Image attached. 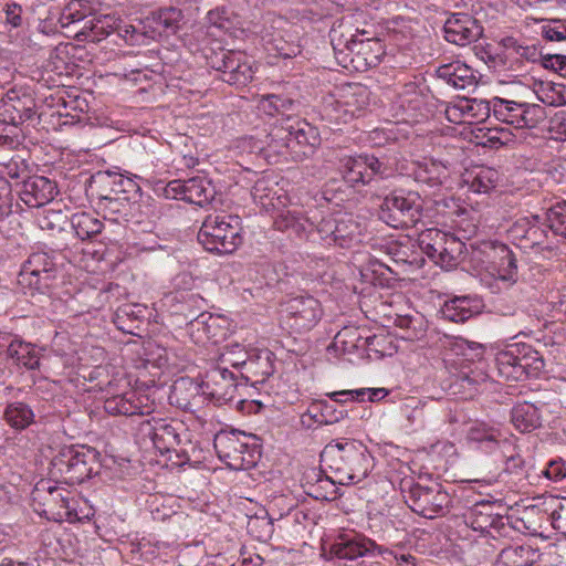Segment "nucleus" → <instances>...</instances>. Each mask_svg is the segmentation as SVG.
Wrapping results in <instances>:
<instances>
[{
    "label": "nucleus",
    "instance_id": "nucleus-3",
    "mask_svg": "<svg viewBox=\"0 0 566 566\" xmlns=\"http://www.w3.org/2000/svg\"><path fill=\"white\" fill-rule=\"evenodd\" d=\"M98 452L85 446L62 448L52 459L50 476L56 483L81 484L99 469Z\"/></svg>",
    "mask_w": 566,
    "mask_h": 566
},
{
    "label": "nucleus",
    "instance_id": "nucleus-19",
    "mask_svg": "<svg viewBox=\"0 0 566 566\" xmlns=\"http://www.w3.org/2000/svg\"><path fill=\"white\" fill-rule=\"evenodd\" d=\"M55 276L56 266L53 259L46 252H33L23 262L18 283L25 293H44Z\"/></svg>",
    "mask_w": 566,
    "mask_h": 566
},
{
    "label": "nucleus",
    "instance_id": "nucleus-32",
    "mask_svg": "<svg viewBox=\"0 0 566 566\" xmlns=\"http://www.w3.org/2000/svg\"><path fill=\"white\" fill-rule=\"evenodd\" d=\"M253 201L266 211H276L286 205V193L279 184L269 177H261L252 187Z\"/></svg>",
    "mask_w": 566,
    "mask_h": 566
},
{
    "label": "nucleus",
    "instance_id": "nucleus-34",
    "mask_svg": "<svg viewBox=\"0 0 566 566\" xmlns=\"http://www.w3.org/2000/svg\"><path fill=\"white\" fill-rule=\"evenodd\" d=\"M524 252H535L544 259H551L557 255V245L554 237L549 235L548 230L538 221L537 217L528 231L522 249Z\"/></svg>",
    "mask_w": 566,
    "mask_h": 566
},
{
    "label": "nucleus",
    "instance_id": "nucleus-42",
    "mask_svg": "<svg viewBox=\"0 0 566 566\" xmlns=\"http://www.w3.org/2000/svg\"><path fill=\"white\" fill-rule=\"evenodd\" d=\"M2 418L10 428L22 431L34 423L35 413L28 403L23 401H12L8 402L4 407Z\"/></svg>",
    "mask_w": 566,
    "mask_h": 566
},
{
    "label": "nucleus",
    "instance_id": "nucleus-11",
    "mask_svg": "<svg viewBox=\"0 0 566 566\" xmlns=\"http://www.w3.org/2000/svg\"><path fill=\"white\" fill-rule=\"evenodd\" d=\"M422 252L441 268H454L465 251L462 238L439 229H427L419 235Z\"/></svg>",
    "mask_w": 566,
    "mask_h": 566
},
{
    "label": "nucleus",
    "instance_id": "nucleus-59",
    "mask_svg": "<svg viewBox=\"0 0 566 566\" xmlns=\"http://www.w3.org/2000/svg\"><path fill=\"white\" fill-rule=\"evenodd\" d=\"M497 457L503 462L504 471L506 473L515 475L518 480H522V478L525 476V462L513 442L512 449L503 448Z\"/></svg>",
    "mask_w": 566,
    "mask_h": 566
},
{
    "label": "nucleus",
    "instance_id": "nucleus-38",
    "mask_svg": "<svg viewBox=\"0 0 566 566\" xmlns=\"http://www.w3.org/2000/svg\"><path fill=\"white\" fill-rule=\"evenodd\" d=\"M7 357L18 367H24L29 370L40 367V355L36 347L17 337H10Z\"/></svg>",
    "mask_w": 566,
    "mask_h": 566
},
{
    "label": "nucleus",
    "instance_id": "nucleus-47",
    "mask_svg": "<svg viewBox=\"0 0 566 566\" xmlns=\"http://www.w3.org/2000/svg\"><path fill=\"white\" fill-rule=\"evenodd\" d=\"M71 224L81 240H88L99 234L103 229V222L94 213L81 211L72 214Z\"/></svg>",
    "mask_w": 566,
    "mask_h": 566
},
{
    "label": "nucleus",
    "instance_id": "nucleus-43",
    "mask_svg": "<svg viewBox=\"0 0 566 566\" xmlns=\"http://www.w3.org/2000/svg\"><path fill=\"white\" fill-rule=\"evenodd\" d=\"M340 171L344 179L352 186L368 185L366 153L345 156L340 159Z\"/></svg>",
    "mask_w": 566,
    "mask_h": 566
},
{
    "label": "nucleus",
    "instance_id": "nucleus-1",
    "mask_svg": "<svg viewBox=\"0 0 566 566\" xmlns=\"http://www.w3.org/2000/svg\"><path fill=\"white\" fill-rule=\"evenodd\" d=\"M321 458L333 473L332 482L340 485L359 483L374 467V458L367 447L356 440L329 443Z\"/></svg>",
    "mask_w": 566,
    "mask_h": 566
},
{
    "label": "nucleus",
    "instance_id": "nucleus-48",
    "mask_svg": "<svg viewBox=\"0 0 566 566\" xmlns=\"http://www.w3.org/2000/svg\"><path fill=\"white\" fill-rule=\"evenodd\" d=\"M129 201L127 197L105 195L98 198L97 208L103 212L104 219L119 222L127 217Z\"/></svg>",
    "mask_w": 566,
    "mask_h": 566
},
{
    "label": "nucleus",
    "instance_id": "nucleus-35",
    "mask_svg": "<svg viewBox=\"0 0 566 566\" xmlns=\"http://www.w3.org/2000/svg\"><path fill=\"white\" fill-rule=\"evenodd\" d=\"M481 310V300L471 296H455L444 302L441 313L447 321L464 323L480 314Z\"/></svg>",
    "mask_w": 566,
    "mask_h": 566
},
{
    "label": "nucleus",
    "instance_id": "nucleus-33",
    "mask_svg": "<svg viewBox=\"0 0 566 566\" xmlns=\"http://www.w3.org/2000/svg\"><path fill=\"white\" fill-rule=\"evenodd\" d=\"M202 395V382L199 384L189 377H180L171 386L169 401L182 410L192 411L200 405Z\"/></svg>",
    "mask_w": 566,
    "mask_h": 566
},
{
    "label": "nucleus",
    "instance_id": "nucleus-18",
    "mask_svg": "<svg viewBox=\"0 0 566 566\" xmlns=\"http://www.w3.org/2000/svg\"><path fill=\"white\" fill-rule=\"evenodd\" d=\"M155 192L166 199L185 200L203 207L214 198L216 189L206 177L196 176L187 180L175 179L167 184L159 181Z\"/></svg>",
    "mask_w": 566,
    "mask_h": 566
},
{
    "label": "nucleus",
    "instance_id": "nucleus-41",
    "mask_svg": "<svg viewBox=\"0 0 566 566\" xmlns=\"http://www.w3.org/2000/svg\"><path fill=\"white\" fill-rule=\"evenodd\" d=\"M118 18L114 14H99L95 15L85 22L81 34L87 41L101 42L112 34H115Z\"/></svg>",
    "mask_w": 566,
    "mask_h": 566
},
{
    "label": "nucleus",
    "instance_id": "nucleus-44",
    "mask_svg": "<svg viewBox=\"0 0 566 566\" xmlns=\"http://www.w3.org/2000/svg\"><path fill=\"white\" fill-rule=\"evenodd\" d=\"M264 147V157L274 156L291 159V145L289 128L275 127L270 133H262Z\"/></svg>",
    "mask_w": 566,
    "mask_h": 566
},
{
    "label": "nucleus",
    "instance_id": "nucleus-4",
    "mask_svg": "<svg viewBox=\"0 0 566 566\" xmlns=\"http://www.w3.org/2000/svg\"><path fill=\"white\" fill-rule=\"evenodd\" d=\"M205 250L217 254H231L243 242L242 220L235 214H209L198 232Z\"/></svg>",
    "mask_w": 566,
    "mask_h": 566
},
{
    "label": "nucleus",
    "instance_id": "nucleus-23",
    "mask_svg": "<svg viewBox=\"0 0 566 566\" xmlns=\"http://www.w3.org/2000/svg\"><path fill=\"white\" fill-rule=\"evenodd\" d=\"M227 365L212 367L202 381L203 395L219 405L234 400L238 392L237 379Z\"/></svg>",
    "mask_w": 566,
    "mask_h": 566
},
{
    "label": "nucleus",
    "instance_id": "nucleus-9",
    "mask_svg": "<svg viewBox=\"0 0 566 566\" xmlns=\"http://www.w3.org/2000/svg\"><path fill=\"white\" fill-rule=\"evenodd\" d=\"M262 39L269 52L291 59L301 53V28L283 17L266 14Z\"/></svg>",
    "mask_w": 566,
    "mask_h": 566
},
{
    "label": "nucleus",
    "instance_id": "nucleus-13",
    "mask_svg": "<svg viewBox=\"0 0 566 566\" xmlns=\"http://www.w3.org/2000/svg\"><path fill=\"white\" fill-rule=\"evenodd\" d=\"M493 116L517 130L533 129L546 118L545 108L535 103L493 97Z\"/></svg>",
    "mask_w": 566,
    "mask_h": 566
},
{
    "label": "nucleus",
    "instance_id": "nucleus-28",
    "mask_svg": "<svg viewBox=\"0 0 566 566\" xmlns=\"http://www.w3.org/2000/svg\"><path fill=\"white\" fill-rule=\"evenodd\" d=\"M291 160L301 161L311 156L319 146L321 138L317 128L306 122L296 123L289 127Z\"/></svg>",
    "mask_w": 566,
    "mask_h": 566
},
{
    "label": "nucleus",
    "instance_id": "nucleus-62",
    "mask_svg": "<svg viewBox=\"0 0 566 566\" xmlns=\"http://www.w3.org/2000/svg\"><path fill=\"white\" fill-rule=\"evenodd\" d=\"M546 221L552 237L566 238V201H560L551 207L546 213Z\"/></svg>",
    "mask_w": 566,
    "mask_h": 566
},
{
    "label": "nucleus",
    "instance_id": "nucleus-30",
    "mask_svg": "<svg viewBox=\"0 0 566 566\" xmlns=\"http://www.w3.org/2000/svg\"><path fill=\"white\" fill-rule=\"evenodd\" d=\"M140 430L149 437L153 446L161 453H167L180 444L176 428L164 419H147L142 422Z\"/></svg>",
    "mask_w": 566,
    "mask_h": 566
},
{
    "label": "nucleus",
    "instance_id": "nucleus-27",
    "mask_svg": "<svg viewBox=\"0 0 566 566\" xmlns=\"http://www.w3.org/2000/svg\"><path fill=\"white\" fill-rule=\"evenodd\" d=\"M314 219H316V216H304L302 209L297 206L281 207L276 210L273 224L279 231L290 232L300 239H308L313 234L311 229Z\"/></svg>",
    "mask_w": 566,
    "mask_h": 566
},
{
    "label": "nucleus",
    "instance_id": "nucleus-7",
    "mask_svg": "<svg viewBox=\"0 0 566 566\" xmlns=\"http://www.w3.org/2000/svg\"><path fill=\"white\" fill-rule=\"evenodd\" d=\"M218 458L230 469L240 471L253 468L260 457L254 438L239 430H222L213 440Z\"/></svg>",
    "mask_w": 566,
    "mask_h": 566
},
{
    "label": "nucleus",
    "instance_id": "nucleus-26",
    "mask_svg": "<svg viewBox=\"0 0 566 566\" xmlns=\"http://www.w3.org/2000/svg\"><path fill=\"white\" fill-rule=\"evenodd\" d=\"M443 31L448 42L464 46L480 38L482 28L468 13H452L446 20Z\"/></svg>",
    "mask_w": 566,
    "mask_h": 566
},
{
    "label": "nucleus",
    "instance_id": "nucleus-40",
    "mask_svg": "<svg viewBox=\"0 0 566 566\" xmlns=\"http://www.w3.org/2000/svg\"><path fill=\"white\" fill-rule=\"evenodd\" d=\"M539 558L531 545L509 546L501 551L494 566H535Z\"/></svg>",
    "mask_w": 566,
    "mask_h": 566
},
{
    "label": "nucleus",
    "instance_id": "nucleus-16",
    "mask_svg": "<svg viewBox=\"0 0 566 566\" xmlns=\"http://www.w3.org/2000/svg\"><path fill=\"white\" fill-rule=\"evenodd\" d=\"M207 63L230 85H247L255 73L253 57L243 51L220 50L207 56Z\"/></svg>",
    "mask_w": 566,
    "mask_h": 566
},
{
    "label": "nucleus",
    "instance_id": "nucleus-8",
    "mask_svg": "<svg viewBox=\"0 0 566 566\" xmlns=\"http://www.w3.org/2000/svg\"><path fill=\"white\" fill-rule=\"evenodd\" d=\"M499 376L505 380L518 381L537 377L544 369V360L531 345L515 343L509 345L495 356Z\"/></svg>",
    "mask_w": 566,
    "mask_h": 566
},
{
    "label": "nucleus",
    "instance_id": "nucleus-15",
    "mask_svg": "<svg viewBox=\"0 0 566 566\" xmlns=\"http://www.w3.org/2000/svg\"><path fill=\"white\" fill-rule=\"evenodd\" d=\"M370 102V91L360 83H347L337 88L325 107V116L336 123H347L358 116Z\"/></svg>",
    "mask_w": 566,
    "mask_h": 566
},
{
    "label": "nucleus",
    "instance_id": "nucleus-22",
    "mask_svg": "<svg viewBox=\"0 0 566 566\" xmlns=\"http://www.w3.org/2000/svg\"><path fill=\"white\" fill-rule=\"evenodd\" d=\"M467 443L472 450L491 455H497L503 448L512 449V441L502 430L485 422H475L468 429Z\"/></svg>",
    "mask_w": 566,
    "mask_h": 566
},
{
    "label": "nucleus",
    "instance_id": "nucleus-55",
    "mask_svg": "<svg viewBox=\"0 0 566 566\" xmlns=\"http://www.w3.org/2000/svg\"><path fill=\"white\" fill-rule=\"evenodd\" d=\"M467 120L483 122L493 115V98H462Z\"/></svg>",
    "mask_w": 566,
    "mask_h": 566
},
{
    "label": "nucleus",
    "instance_id": "nucleus-58",
    "mask_svg": "<svg viewBox=\"0 0 566 566\" xmlns=\"http://www.w3.org/2000/svg\"><path fill=\"white\" fill-rule=\"evenodd\" d=\"M336 229V213L322 217L317 223L314 222L311 229L313 234L307 240H319L326 245H333Z\"/></svg>",
    "mask_w": 566,
    "mask_h": 566
},
{
    "label": "nucleus",
    "instance_id": "nucleus-53",
    "mask_svg": "<svg viewBox=\"0 0 566 566\" xmlns=\"http://www.w3.org/2000/svg\"><path fill=\"white\" fill-rule=\"evenodd\" d=\"M497 249L501 254V263L497 270V279L501 282L511 285L515 283L517 279L516 259L513 252L507 248V245L500 244Z\"/></svg>",
    "mask_w": 566,
    "mask_h": 566
},
{
    "label": "nucleus",
    "instance_id": "nucleus-63",
    "mask_svg": "<svg viewBox=\"0 0 566 566\" xmlns=\"http://www.w3.org/2000/svg\"><path fill=\"white\" fill-rule=\"evenodd\" d=\"M539 102L551 106H559L566 104V96L563 94V85L552 82L541 83L536 90Z\"/></svg>",
    "mask_w": 566,
    "mask_h": 566
},
{
    "label": "nucleus",
    "instance_id": "nucleus-5",
    "mask_svg": "<svg viewBox=\"0 0 566 566\" xmlns=\"http://www.w3.org/2000/svg\"><path fill=\"white\" fill-rule=\"evenodd\" d=\"M368 32L356 30V33L343 42L332 39L334 56L337 63L345 69L356 71L377 66L385 54L382 42L375 36H365Z\"/></svg>",
    "mask_w": 566,
    "mask_h": 566
},
{
    "label": "nucleus",
    "instance_id": "nucleus-2",
    "mask_svg": "<svg viewBox=\"0 0 566 566\" xmlns=\"http://www.w3.org/2000/svg\"><path fill=\"white\" fill-rule=\"evenodd\" d=\"M501 509L502 506L495 502L480 501L463 513V521L473 531L490 534L492 537H511L513 532H536V527L527 524L524 516L503 515L499 512Z\"/></svg>",
    "mask_w": 566,
    "mask_h": 566
},
{
    "label": "nucleus",
    "instance_id": "nucleus-46",
    "mask_svg": "<svg viewBox=\"0 0 566 566\" xmlns=\"http://www.w3.org/2000/svg\"><path fill=\"white\" fill-rule=\"evenodd\" d=\"M511 420L521 432H531L541 426L539 410L527 401L518 402L511 411Z\"/></svg>",
    "mask_w": 566,
    "mask_h": 566
},
{
    "label": "nucleus",
    "instance_id": "nucleus-51",
    "mask_svg": "<svg viewBox=\"0 0 566 566\" xmlns=\"http://www.w3.org/2000/svg\"><path fill=\"white\" fill-rule=\"evenodd\" d=\"M106 174L108 177L113 178L111 191L115 196L120 197L119 195H123V197H127V199L130 200L140 193L142 189L137 182V179H140V177L136 175L130 177L122 174H111L108 171Z\"/></svg>",
    "mask_w": 566,
    "mask_h": 566
},
{
    "label": "nucleus",
    "instance_id": "nucleus-49",
    "mask_svg": "<svg viewBox=\"0 0 566 566\" xmlns=\"http://www.w3.org/2000/svg\"><path fill=\"white\" fill-rule=\"evenodd\" d=\"M294 101L281 94H264L256 101V108L266 116L274 117L292 111Z\"/></svg>",
    "mask_w": 566,
    "mask_h": 566
},
{
    "label": "nucleus",
    "instance_id": "nucleus-50",
    "mask_svg": "<svg viewBox=\"0 0 566 566\" xmlns=\"http://www.w3.org/2000/svg\"><path fill=\"white\" fill-rule=\"evenodd\" d=\"M376 336L361 337L357 328L345 327L335 336V345L342 346L344 352H353L354 349L369 348Z\"/></svg>",
    "mask_w": 566,
    "mask_h": 566
},
{
    "label": "nucleus",
    "instance_id": "nucleus-29",
    "mask_svg": "<svg viewBox=\"0 0 566 566\" xmlns=\"http://www.w3.org/2000/svg\"><path fill=\"white\" fill-rule=\"evenodd\" d=\"M56 193L54 181L43 176H32L23 181L19 197L29 208H40L52 201Z\"/></svg>",
    "mask_w": 566,
    "mask_h": 566
},
{
    "label": "nucleus",
    "instance_id": "nucleus-57",
    "mask_svg": "<svg viewBox=\"0 0 566 566\" xmlns=\"http://www.w3.org/2000/svg\"><path fill=\"white\" fill-rule=\"evenodd\" d=\"M48 492L52 496V500L60 504L61 507L65 509V516L69 521L88 518L90 513L80 514L75 506L74 499L70 497V492L62 490L57 485H49Z\"/></svg>",
    "mask_w": 566,
    "mask_h": 566
},
{
    "label": "nucleus",
    "instance_id": "nucleus-24",
    "mask_svg": "<svg viewBox=\"0 0 566 566\" xmlns=\"http://www.w3.org/2000/svg\"><path fill=\"white\" fill-rule=\"evenodd\" d=\"M410 175L423 188L436 192L448 182L451 168L448 161L423 157L411 163Z\"/></svg>",
    "mask_w": 566,
    "mask_h": 566
},
{
    "label": "nucleus",
    "instance_id": "nucleus-36",
    "mask_svg": "<svg viewBox=\"0 0 566 566\" xmlns=\"http://www.w3.org/2000/svg\"><path fill=\"white\" fill-rule=\"evenodd\" d=\"M500 181V172L486 166H476L465 170L463 182L475 193H489Z\"/></svg>",
    "mask_w": 566,
    "mask_h": 566
},
{
    "label": "nucleus",
    "instance_id": "nucleus-12",
    "mask_svg": "<svg viewBox=\"0 0 566 566\" xmlns=\"http://www.w3.org/2000/svg\"><path fill=\"white\" fill-rule=\"evenodd\" d=\"M422 205L420 196L413 191H394L386 196L379 218L395 229L416 226L421 219Z\"/></svg>",
    "mask_w": 566,
    "mask_h": 566
},
{
    "label": "nucleus",
    "instance_id": "nucleus-6",
    "mask_svg": "<svg viewBox=\"0 0 566 566\" xmlns=\"http://www.w3.org/2000/svg\"><path fill=\"white\" fill-rule=\"evenodd\" d=\"M99 389L106 392L104 409L111 416H149L155 411L154 399L136 389H120L128 387L124 377H113L111 380L98 382Z\"/></svg>",
    "mask_w": 566,
    "mask_h": 566
},
{
    "label": "nucleus",
    "instance_id": "nucleus-64",
    "mask_svg": "<svg viewBox=\"0 0 566 566\" xmlns=\"http://www.w3.org/2000/svg\"><path fill=\"white\" fill-rule=\"evenodd\" d=\"M249 534L260 542H268L274 533V524L269 516H254L248 522Z\"/></svg>",
    "mask_w": 566,
    "mask_h": 566
},
{
    "label": "nucleus",
    "instance_id": "nucleus-31",
    "mask_svg": "<svg viewBox=\"0 0 566 566\" xmlns=\"http://www.w3.org/2000/svg\"><path fill=\"white\" fill-rule=\"evenodd\" d=\"M436 76L455 90H471L478 84L476 71L459 60L438 66Z\"/></svg>",
    "mask_w": 566,
    "mask_h": 566
},
{
    "label": "nucleus",
    "instance_id": "nucleus-60",
    "mask_svg": "<svg viewBox=\"0 0 566 566\" xmlns=\"http://www.w3.org/2000/svg\"><path fill=\"white\" fill-rule=\"evenodd\" d=\"M90 13L86 1L71 0L62 10L59 22L62 28H66L75 22L84 20Z\"/></svg>",
    "mask_w": 566,
    "mask_h": 566
},
{
    "label": "nucleus",
    "instance_id": "nucleus-61",
    "mask_svg": "<svg viewBox=\"0 0 566 566\" xmlns=\"http://www.w3.org/2000/svg\"><path fill=\"white\" fill-rule=\"evenodd\" d=\"M306 416L314 419V421L317 423H333L344 417V411H336L333 405L329 402L319 401L318 403L312 406L306 415L302 416L303 422Z\"/></svg>",
    "mask_w": 566,
    "mask_h": 566
},
{
    "label": "nucleus",
    "instance_id": "nucleus-37",
    "mask_svg": "<svg viewBox=\"0 0 566 566\" xmlns=\"http://www.w3.org/2000/svg\"><path fill=\"white\" fill-rule=\"evenodd\" d=\"M61 102V106L56 112H52L51 117H56V123H53L55 128H62L64 126H73L77 124L85 123L88 118L86 116V111L84 107H87V104L84 99L74 98L70 101H65L60 97L59 103Z\"/></svg>",
    "mask_w": 566,
    "mask_h": 566
},
{
    "label": "nucleus",
    "instance_id": "nucleus-56",
    "mask_svg": "<svg viewBox=\"0 0 566 566\" xmlns=\"http://www.w3.org/2000/svg\"><path fill=\"white\" fill-rule=\"evenodd\" d=\"M446 346L457 356H462L464 360H476L483 356V347L476 343L469 342L462 337L448 338Z\"/></svg>",
    "mask_w": 566,
    "mask_h": 566
},
{
    "label": "nucleus",
    "instance_id": "nucleus-20",
    "mask_svg": "<svg viewBox=\"0 0 566 566\" xmlns=\"http://www.w3.org/2000/svg\"><path fill=\"white\" fill-rule=\"evenodd\" d=\"M233 354L223 355L221 364H229L231 367L240 368L242 377L253 385L263 384L274 373L273 354L269 349L248 354L243 348H239L240 359H232Z\"/></svg>",
    "mask_w": 566,
    "mask_h": 566
},
{
    "label": "nucleus",
    "instance_id": "nucleus-10",
    "mask_svg": "<svg viewBox=\"0 0 566 566\" xmlns=\"http://www.w3.org/2000/svg\"><path fill=\"white\" fill-rule=\"evenodd\" d=\"M402 493L411 511L426 518L446 515L452 503L450 494L440 484L411 483L408 488H402Z\"/></svg>",
    "mask_w": 566,
    "mask_h": 566
},
{
    "label": "nucleus",
    "instance_id": "nucleus-39",
    "mask_svg": "<svg viewBox=\"0 0 566 566\" xmlns=\"http://www.w3.org/2000/svg\"><path fill=\"white\" fill-rule=\"evenodd\" d=\"M150 25L166 35L176 34L185 23V14L181 9L167 7L151 13L147 19Z\"/></svg>",
    "mask_w": 566,
    "mask_h": 566
},
{
    "label": "nucleus",
    "instance_id": "nucleus-54",
    "mask_svg": "<svg viewBox=\"0 0 566 566\" xmlns=\"http://www.w3.org/2000/svg\"><path fill=\"white\" fill-rule=\"evenodd\" d=\"M368 185L377 184L381 180L389 179L395 176L396 169L388 160L367 154Z\"/></svg>",
    "mask_w": 566,
    "mask_h": 566
},
{
    "label": "nucleus",
    "instance_id": "nucleus-14",
    "mask_svg": "<svg viewBox=\"0 0 566 566\" xmlns=\"http://www.w3.org/2000/svg\"><path fill=\"white\" fill-rule=\"evenodd\" d=\"M199 301L198 295L193 293L176 292L166 295L165 302L170 306H174L172 314L182 315L186 319H189V328L193 335L196 332L199 334L202 332L205 338L198 335L197 342L211 340L213 343L219 342L220 337L224 336L218 334L217 328L219 326V317L210 314L201 313L195 315L192 306Z\"/></svg>",
    "mask_w": 566,
    "mask_h": 566
},
{
    "label": "nucleus",
    "instance_id": "nucleus-17",
    "mask_svg": "<svg viewBox=\"0 0 566 566\" xmlns=\"http://www.w3.org/2000/svg\"><path fill=\"white\" fill-rule=\"evenodd\" d=\"M324 314L321 302L312 295L290 298L282 311V325L290 333L303 334L313 329Z\"/></svg>",
    "mask_w": 566,
    "mask_h": 566
},
{
    "label": "nucleus",
    "instance_id": "nucleus-21",
    "mask_svg": "<svg viewBox=\"0 0 566 566\" xmlns=\"http://www.w3.org/2000/svg\"><path fill=\"white\" fill-rule=\"evenodd\" d=\"M35 115V101L28 88L12 87L0 99V120L19 125Z\"/></svg>",
    "mask_w": 566,
    "mask_h": 566
},
{
    "label": "nucleus",
    "instance_id": "nucleus-25",
    "mask_svg": "<svg viewBox=\"0 0 566 566\" xmlns=\"http://www.w3.org/2000/svg\"><path fill=\"white\" fill-rule=\"evenodd\" d=\"M375 549H378L379 554L388 552L387 549H382L377 546L374 541L361 534L354 531H343L335 537L329 552L333 556L339 559L354 560L374 552Z\"/></svg>",
    "mask_w": 566,
    "mask_h": 566
},
{
    "label": "nucleus",
    "instance_id": "nucleus-52",
    "mask_svg": "<svg viewBox=\"0 0 566 566\" xmlns=\"http://www.w3.org/2000/svg\"><path fill=\"white\" fill-rule=\"evenodd\" d=\"M399 108L405 112L416 111L423 104V96L419 86L415 82H407L397 92V101Z\"/></svg>",
    "mask_w": 566,
    "mask_h": 566
},
{
    "label": "nucleus",
    "instance_id": "nucleus-45",
    "mask_svg": "<svg viewBox=\"0 0 566 566\" xmlns=\"http://www.w3.org/2000/svg\"><path fill=\"white\" fill-rule=\"evenodd\" d=\"M336 226L334 245L349 248L359 241L361 234L360 224L348 213H336Z\"/></svg>",
    "mask_w": 566,
    "mask_h": 566
}]
</instances>
